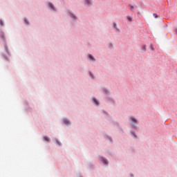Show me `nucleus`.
I'll list each match as a JSON object with an SVG mask.
<instances>
[{
  "instance_id": "obj_18",
  "label": "nucleus",
  "mask_w": 177,
  "mask_h": 177,
  "mask_svg": "<svg viewBox=\"0 0 177 177\" xmlns=\"http://www.w3.org/2000/svg\"><path fill=\"white\" fill-rule=\"evenodd\" d=\"M90 75L92 77V78H93V75L91 73H90Z\"/></svg>"
},
{
  "instance_id": "obj_7",
  "label": "nucleus",
  "mask_w": 177,
  "mask_h": 177,
  "mask_svg": "<svg viewBox=\"0 0 177 177\" xmlns=\"http://www.w3.org/2000/svg\"><path fill=\"white\" fill-rule=\"evenodd\" d=\"M93 102L95 103V104H99V102H97V100L95 98L93 99Z\"/></svg>"
},
{
  "instance_id": "obj_9",
  "label": "nucleus",
  "mask_w": 177,
  "mask_h": 177,
  "mask_svg": "<svg viewBox=\"0 0 177 177\" xmlns=\"http://www.w3.org/2000/svg\"><path fill=\"white\" fill-rule=\"evenodd\" d=\"M0 26H3V21L2 19H0Z\"/></svg>"
},
{
  "instance_id": "obj_15",
  "label": "nucleus",
  "mask_w": 177,
  "mask_h": 177,
  "mask_svg": "<svg viewBox=\"0 0 177 177\" xmlns=\"http://www.w3.org/2000/svg\"><path fill=\"white\" fill-rule=\"evenodd\" d=\"M113 28H117V24H113Z\"/></svg>"
},
{
  "instance_id": "obj_6",
  "label": "nucleus",
  "mask_w": 177,
  "mask_h": 177,
  "mask_svg": "<svg viewBox=\"0 0 177 177\" xmlns=\"http://www.w3.org/2000/svg\"><path fill=\"white\" fill-rule=\"evenodd\" d=\"M44 140L46 141V142H49L50 139L48 138V136H44Z\"/></svg>"
},
{
  "instance_id": "obj_1",
  "label": "nucleus",
  "mask_w": 177,
  "mask_h": 177,
  "mask_svg": "<svg viewBox=\"0 0 177 177\" xmlns=\"http://www.w3.org/2000/svg\"><path fill=\"white\" fill-rule=\"evenodd\" d=\"M0 37L3 39V41H5V39H6L5 32H3V31L0 32Z\"/></svg>"
},
{
  "instance_id": "obj_21",
  "label": "nucleus",
  "mask_w": 177,
  "mask_h": 177,
  "mask_svg": "<svg viewBox=\"0 0 177 177\" xmlns=\"http://www.w3.org/2000/svg\"><path fill=\"white\" fill-rule=\"evenodd\" d=\"M176 34H177V29H176Z\"/></svg>"
},
{
  "instance_id": "obj_17",
  "label": "nucleus",
  "mask_w": 177,
  "mask_h": 177,
  "mask_svg": "<svg viewBox=\"0 0 177 177\" xmlns=\"http://www.w3.org/2000/svg\"><path fill=\"white\" fill-rule=\"evenodd\" d=\"M25 23H26V24H28V21L27 19H25Z\"/></svg>"
},
{
  "instance_id": "obj_12",
  "label": "nucleus",
  "mask_w": 177,
  "mask_h": 177,
  "mask_svg": "<svg viewBox=\"0 0 177 177\" xmlns=\"http://www.w3.org/2000/svg\"><path fill=\"white\" fill-rule=\"evenodd\" d=\"M127 19L129 21H132V17H128Z\"/></svg>"
},
{
  "instance_id": "obj_5",
  "label": "nucleus",
  "mask_w": 177,
  "mask_h": 177,
  "mask_svg": "<svg viewBox=\"0 0 177 177\" xmlns=\"http://www.w3.org/2000/svg\"><path fill=\"white\" fill-rule=\"evenodd\" d=\"M88 57L91 60H95V58L93 57V56H92V55H88Z\"/></svg>"
},
{
  "instance_id": "obj_13",
  "label": "nucleus",
  "mask_w": 177,
  "mask_h": 177,
  "mask_svg": "<svg viewBox=\"0 0 177 177\" xmlns=\"http://www.w3.org/2000/svg\"><path fill=\"white\" fill-rule=\"evenodd\" d=\"M153 17H155V19H157L158 17V15H157V14H153Z\"/></svg>"
},
{
  "instance_id": "obj_8",
  "label": "nucleus",
  "mask_w": 177,
  "mask_h": 177,
  "mask_svg": "<svg viewBox=\"0 0 177 177\" xmlns=\"http://www.w3.org/2000/svg\"><path fill=\"white\" fill-rule=\"evenodd\" d=\"M131 121H133V122H137V120L135 118H131Z\"/></svg>"
},
{
  "instance_id": "obj_19",
  "label": "nucleus",
  "mask_w": 177,
  "mask_h": 177,
  "mask_svg": "<svg viewBox=\"0 0 177 177\" xmlns=\"http://www.w3.org/2000/svg\"><path fill=\"white\" fill-rule=\"evenodd\" d=\"M71 17L75 18V16H74L73 15H71Z\"/></svg>"
},
{
  "instance_id": "obj_10",
  "label": "nucleus",
  "mask_w": 177,
  "mask_h": 177,
  "mask_svg": "<svg viewBox=\"0 0 177 177\" xmlns=\"http://www.w3.org/2000/svg\"><path fill=\"white\" fill-rule=\"evenodd\" d=\"M49 6L50 8H51L52 9H53V4H52V3H49Z\"/></svg>"
},
{
  "instance_id": "obj_11",
  "label": "nucleus",
  "mask_w": 177,
  "mask_h": 177,
  "mask_svg": "<svg viewBox=\"0 0 177 177\" xmlns=\"http://www.w3.org/2000/svg\"><path fill=\"white\" fill-rule=\"evenodd\" d=\"M130 9L131 10H133V9H135V7H133V6L130 5Z\"/></svg>"
},
{
  "instance_id": "obj_16",
  "label": "nucleus",
  "mask_w": 177,
  "mask_h": 177,
  "mask_svg": "<svg viewBox=\"0 0 177 177\" xmlns=\"http://www.w3.org/2000/svg\"><path fill=\"white\" fill-rule=\"evenodd\" d=\"M56 143H57L59 145V146H60V145H61L60 142H59L57 140L56 141Z\"/></svg>"
},
{
  "instance_id": "obj_4",
  "label": "nucleus",
  "mask_w": 177,
  "mask_h": 177,
  "mask_svg": "<svg viewBox=\"0 0 177 177\" xmlns=\"http://www.w3.org/2000/svg\"><path fill=\"white\" fill-rule=\"evenodd\" d=\"M85 1H86V3H85L86 5H91V0H85Z\"/></svg>"
},
{
  "instance_id": "obj_14",
  "label": "nucleus",
  "mask_w": 177,
  "mask_h": 177,
  "mask_svg": "<svg viewBox=\"0 0 177 177\" xmlns=\"http://www.w3.org/2000/svg\"><path fill=\"white\" fill-rule=\"evenodd\" d=\"M150 48H151V49L152 50H154V48L153 47V44H151V45H150Z\"/></svg>"
},
{
  "instance_id": "obj_20",
  "label": "nucleus",
  "mask_w": 177,
  "mask_h": 177,
  "mask_svg": "<svg viewBox=\"0 0 177 177\" xmlns=\"http://www.w3.org/2000/svg\"><path fill=\"white\" fill-rule=\"evenodd\" d=\"M143 48H144V49H146V46H144Z\"/></svg>"
},
{
  "instance_id": "obj_3",
  "label": "nucleus",
  "mask_w": 177,
  "mask_h": 177,
  "mask_svg": "<svg viewBox=\"0 0 177 177\" xmlns=\"http://www.w3.org/2000/svg\"><path fill=\"white\" fill-rule=\"evenodd\" d=\"M101 160L104 164H109V161H107L104 158H102Z\"/></svg>"
},
{
  "instance_id": "obj_2",
  "label": "nucleus",
  "mask_w": 177,
  "mask_h": 177,
  "mask_svg": "<svg viewBox=\"0 0 177 177\" xmlns=\"http://www.w3.org/2000/svg\"><path fill=\"white\" fill-rule=\"evenodd\" d=\"M64 124H65L66 125H68V124H70V121L67 119H64Z\"/></svg>"
}]
</instances>
